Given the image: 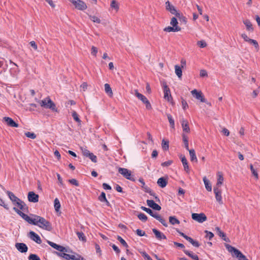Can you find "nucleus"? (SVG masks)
Returning <instances> with one entry per match:
<instances>
[{
    "label": "nucleus",
    "instance_id": "nucleus-1",
    "mask_svg": "<svg viewBox=\"0 0 260 260\" xmlns=\"http://www.w3.org/2000/svg\"><path fill=\"white\" fill-rule=\"evenodd\" d=\"M31 217L28 216L26 221L29 224L37 225L48 231H50L52 230V228L51 223L44 217L35 214H31Z\"/></svg>",
    "mask_w": 260,
    "mask_h": 260
},
{
    "label": "nucleus",
    "instance_id": "nucleus-2",
    "mask_svg": "<svg viewBox=\"0 0 260 260\" xmlns=\"http://www.w3.org/2000/svg\"><path fill=\"white\" fill-rule=\"evenodd\" d=\"M6 193L12 203L14 205H17L20 210L24 211L27 209V207L25 203L15 196L13 192L7 191Z\"/></svg>",
    "mask_w": 260,
    "mask_h": 260
},
{
    "label": "nucleus",
    "instance_id": "nucleus-3",
    "mask_svg": "<svg viewBox=\"0 0 260 260\" xmlns=\"http://www.w3.org/2000/svg\"><path fill=\"white\" fill-rule=\"evenodd\" d=\"M38 103L42 107L51 109L53 112H58L55 104L49 97H47L42 100L39 101Z\"/></svg>",
    "mask_w": 260,
    "mask_h": 260
},
{
    "label": "nucleus",
    "instance_id": "nucleus-4",
    "mask_svg": "<svg viewBox=\"0 0 260 260\" xmlns=\"http://www.w3.org/2000/svg\"><path fill=\"white\" fill-rule=\"evenodd\" d=\"M141 208L142 210L145 211L150 215L158 220L164 226H165V227L168 226V224L166 221L157 213H156V212H154L151 209L146 208L145 207L142 206Z\"/></svg>",
    "mask_w": 260,
    "mask_h": 260
},
{
    "label": "nucleus",
    "instance_id": "nucleus-5",
    "mask_svg": "<svg viewBox=\"0 0 260 260\" xmlns=\"http://www.w3.org/2000/svg\"><path fill=\"white\" fill-rule=\"evenodd\" d=\"M118 171L119 173L121 174L126 179L133 181L135 180L134 175L132 174L131 171L127 169L119 168Z\"/></svg>",
    "mask_w": 260,
    "mask_h": 260
},
{
    "label": "nucleus",
    "instance_id": "nucleus-6",
    "mask_svg": "<svg viewBox=\"0 0 260 260\" xmlns=\"http://www.w3.org/2000/svg\"><path fill=\"white\" fill-rule=\"evenodd\" d=\"M135 94L139 100L145 104L146 107L147 109H151V105L146 96L138 92L137 90H135Z\"/></svg>",
    "mask_w": 260,
    "mask_h": 260
},
{
    "label": "nucleus",
    "instance_id": "nucleus-7",
    "mask_svg": "<svg viewBox=\"0 0 260 260\" xmlns=\"http://www.w3.org/2000/svg\"><path fill=\"white\" fill-rule=\"evenodd\" d=\"M74 5L75 8L79 10H84L87 9L86 4L81 0H70Z\"/></svg>",
    "mask_w": 260,
    "mask_h": 260
},
{
    "label": "nucleus",
    "instance_id": "nucleus-8",
    "mask_svg": "<svg viewBox=\"0 0 260 260\" xmlns=\"http://www.w3.org/2000/svg\"><path fill=\"white\" fill-rule=\"evenodd\" d=\"M241 37L243 39V40L245 42H248L250 44L253 45L254 46L256 51H257L259 50V45L258 42L256 40L250 39L249 38H248L247 35L245 33L242 34L241 35Z\"/></svg>",
    "mask_w": 260,
    "mask_h": 260
},
{
    "label": "nucleus",
    "instance_id": "nucleus-9",
    "mask_svg": "<svg viewBox=\"0 0 260 260\" xmlns=\"http://www.w3.org/2000/svg\"><path fill=\"white\" fill-rule=\"evenodd\" d=\"M192 218L199 223H203L207 220V217L204 213H192Z\"/></svg>",
    "mask_w": 260,
    "mask_h": 260
},
{
    "label": "nucleus",
    "instance_id": "nucleus-10",
    "mask_svg": "<svg viewBox=\"0 0 260 260\" xmlns=\"http://www.w3.org/2000/svg\"><path fill=\"white\" fill-rule=\"evenodd\" d=\"M193 96L196 99L200 100L201 102L205 103L206 100L201 91H198L196 89H193L191 91Z\"/></svg>",
    "mask_w": 260,
    "mask_h": 260
},
{
    "label": "nucleus",
    "instance_id": "nucleus-11",
    "mask_svg": "<svg viewBox=\"0 0 260 260\" xmlns=\"http://www.w3.org/2000/svg\"><path fill=\"white\" fill-rule=\"evenodd\" d=\"M215 195V198L216 201L219 203V204H222L223 202L221 197V191L218 187H215L213 189Z\"/></svg>",
    "mask_w": 260,
    "mask_h": 260
},
{
    "label": "nucleus",
    "instance_id": "nucleus-12",
    "mask_svg": "<svg viewBox=\"0 0 260 260\" xmlns=\"http://www.w3.org/2000/svg\"><path fill=\"white\" fill-rule=\"evenodd\" d=\"M39 195L35 193L34 191H29L28 193L27 199L30 202L37 203L39 201Z\"/></svg>",
    "mask_w": 260,
    "mask_h": 260
},
{
    "label": "nucleus",
    "instance_id": "nucleus-13",
    "mask_svg": "<svg viewBox=\"0 0 260 260\" xmlns=\"http://www.w3.org/2000/svg\"><path fill=\"white\" fill-rule=\"evenodd\" d=\"M16 248L21 253L26 252L28 250L27 245L23 243H16L15 244Z\"/></svg>",
    "mask_w": 260,
    "mask_h": 260
},
{
    "label": "nucleus",
    "instance_id": "nucleus-14",
    "mask_svg": "<svg viewBox=\"0 0 260 260\" xmlns=\"http://www.w3.org/2000/svg\"><path fill=\"white\" fill-rule=\"evenodd\" d=\"M29 237L31 240L36 242L38 244H41L42 243V240L40 236L33 231L29 232Z\"/></svg>",
    "mask_w": 260,
    "mask_h": 260
},
{
    "label": "nucleus",
    "instance_id": "nucleus-15",
    "mask_svg": "<svg viewBox=\"0 0 260 260\" xmlns=\"http://www.w3.org/2000/svg\"><path fill=\"white\" fill-rule=\"evenodd\" d=\"M48 244L51 246L54 249L57 250L60 252H68L67 249L63 246L58 245L53 242L48 241Z\"/></svg>",
    "mask_w": 260,
    "mask_h": 260
},
{
    "label": "nucleus",
    "instance_id": "nucleus-16",
    "mask_svg": "<svg viewBox=\"0 0 260 260\" xmlns=\"http://www.w3.org/2000/svg\"><path fill=\"white\" fill-rule=\"evenodd\" d=\"M3 121L9 126L18 127V124L16 123L11 118L9 117H5Z\"/></svg>",
    "mask_w": 260,
    "mask_h": 260
},
{
    "label": "nucleus",
    "instance_id": "nucleus-17",
    "mask_svg": "<svg viewBox=\"0 0 260 260\" xmlns=\"http://www.w3.org/2000/svg\"><path fill=\"white\" fill-rule=\"evenodd\" d=\"M164 98L168 102H170L172 100L171 95V92L169 88L167 85L164 86Z\"/></svg>",
    "mask_w": 260,
    "mask_h": 260
},
{
    "label": "nucleus",
    "instance_id": "nucleus-18",
    "mask_svg": "<svg viewBox=\"0 0 260 260\" xmlns=\"http://www.w3.org/2000/svg\"><path fill=\"white\" fill-rule=\"evenodd\" d=\"M147 204L149 207L155 210L159 211L161 209V207L152 200H147Z\"/></svg>",
    "mask_w": 260,
    "mask_h": 260
},
{
    "label": "nucleus",
    "instance_id": "nucleus-19",
    "mask_svg": "<svg viewBox=\"0 0 260 260\" xmlns=\"http://www.w3.org/2000/svg\"><path fill=\"white\" fill-rule=\"evenodd\" d=\"M181 123L183 132L187 133H189L190 132V128L188 125V121L182 118L181 120Z\"/></svg>",
    "mask_w": 260,
    "mask_h": 260
},
{
    "label": "nucleus",
    "instance_id": "nucleus-20",
    "mask_svg": "<svg viewBox=\"0 0 260 260\" xmlns=\"http://www.w3.org/2000/svg\"><path fill=\"white\" fill-rule=\"evenodd\" d=\"M228 250L230 252L233 253L234 255L237 258L239 257L242 254L241 251L232 246H229Z\"/></svg>",
    "mask_w": 260,
    "mask_h": 260
},
{
    "label": "nucleus",
    "instance_id": "nucleus-21",
    "mask_svg": "<svg viewBox=\"0 0 260 260\" xmlns=\"http://www.w3.org/2000/svg\"><path fill=\"white\" fill-rule=\"evenodd\" d=\"M166 5L167 10L169 11L172 14L176 15V14H177L178 12L177 11L173 5H172L169 1H167L166 3Z\"/></svg>",
    "mask_w": 260,
    "mask_h": 260
},
{
    "label": "nucleus",
    "instance_id": "nucleus-22",
    "mask_svg": "<svg viewBox=\"0 0 260 260\" xmlns=\"http://www.w3.org/2000/svg\"><path fill=\"white\" fill-rule=\"evenodd\" d=\"M153 233L155 234L156 238L158 240L166 239V236L161 232L155 229H152Z\"/></svg>",
    "mask_w": 260,
    "mask_h": 260
},
{
    "label": "nucleus",
    "instance_id": "nucleus-23",
    "mask_svg": "<svg viewBox=\"0 0 260 260\" xmlns=\"http://www.w3.org/2000/svg\"><path fill=\"white\" fill-rule=\"evenodd\" d=\"M157 183L160 187L164 188L167 184V180L164 177L159 178L157 180Z\"/></svg>",
    "mask_w": 260,
    "mask_h": 260
},
{
    "label": "nucleus",
    "instance_id": "nucleus-24",
    "mask_svg": "<svg viewBox=\"0 0 260 260\" xmlns=\"http://www.w3.org/2000/svg\"><path fill=\"white\" fill-rule=\"evenodd\" d=\"M67 260H86L83 257L81 256L78 254H75L74 255L69 254V257Z\"/></svg>",
    "mask_w": 260,
    "mask_h": 260
},
{
    "label": "nucleus",
    "instance_id": "nucleus-25",
    "mask_svg": "<svg viewBox=\"0 0 260 260\" xmlns=\"http://www.w3.org/2000/svg\"><path fill=\"white\" fill-rule=\"evenodd\" d=\"M183 251L185 254L191 257L193 260H199L198 256L193 252L189 251L187 250H184Z\"/></svg>",
    "mask_w": 260,
    "mask_h": 260
},
{
    "label": "nucleus",
    "instance_id": "nucleus-26",
    "mask_svg": "<svg viewBox=\"0 0 260 260\" xmlns=\"http://www.w3.org/2000/svg\"><path fill=\"white\" fill-rule=\"evenodd\" d=\"M180 158L181 159L182 163L183 164L184 170L188 172L189 170V167L186 158L184 155H181Z\"/></svg>",
    "mask_w": 260,
    "mask_h": 260
},
{
    "label": "nucleus",
    "instance_id": "nucleus-27",
    "mask_svg": "<svg viewBox=\"0 0 260 260\" xmlns=\"http://www.w3.org/2000/svg\"><path fill=\"white\" fill-rule=\"evenodd\" d=\"M203 181L205 184V188L208 191H211L212 190V185L210 183L209 180H208L206 177H204L203 178Z\"/></svg>",
    "mask_w": 260,
    "mask_h": 260
},
{
    "label": "nucleus",
    "instance_id": "nucleus-28",
    "mask_svg": "<svg viewBox=\"0 0 260 260\" xmlns=\"http://www.w3.org/2000/svg\"><path fill=\"white\" fill-rule=\"evenodd\" d=\"M181 30V28L180 27H174V26H168L164 28V30L165 31L167 32H176V31H179Z\"/></svg>",
    "mask_w": 260,
    "mask_h": 260
},
{
    "label": "nucleus",
    "instance_id": "nucleus-29",
    "mask_svg": "<svg viewBox=\"0 0 260 260\" xmlns=\"http://www.w3.org/2000/svg\"><path fill=\"white\" fill-rule=\"evenodd\" d=\"M188 151H189V155H190V160L192 162H197L198 159L197 158L194 150V149H191V150L189 149Z\"/></svg>",
    "mask_w": 260,
    "mask_h": 260
},
{
    "label": "nucleus",
    "instance_id": "nucleus-30",
    "mask_svg": "<svg viewBox=\"0 0 260 260\" xmlns=\"http://www.w3.org/2000/svg\"><path fill=\"white\" fill-rule=\"evenodd\" d=\"M215 230L216 231L217 234L218 236L222 238V239L225 241H228L225 234L221 231L219 227H216Z\"/></svg>",
    "mask_w": 260,
    "mask_h": 260
},
{
    "label": "nucleus",
    "instance_id": "nucleus-31",
    "mask_svg": "<svg viewBox=\"0 0 260 260\" xmlns=\"http://www.w3.org/2000/svg\"><path fill=\"white\" fill-rule=\"evenodd\" d=\"M99 200L102 202H106V204L108 206L110 205L109 202L106 199V194L104 192H102L101 195L99 197Z\"/></svg>",
    "mask_w": 260,
    "mask_h": 260
},
{
    "label": "nucleus",
    "instance_id": "nucleus-32",
    "mask_svg": "<svg viewBox=\"0 0 260 260\" xmlns=\"http://www.w3.org/2000/svg\"><path fill=\"white\" fill-rule=\"evenodd\" d=\"M13 210L19 215H20L24 220L26 221L28 215L27 214H25V213H23L22 211H21L20 210L17 209L16 207L13 208Z\"/></svg>",
    "mask_w": 260,
    "mask_h": 260
},
{
    "label": "nucleus",
    "instance_id": "nucleus-33",
    "mask_svg": "<svg viewBox=\"0 0 260 260\" xmlns=\"http://www.w3.org/2000/svg\"><path fill=\"white\" fill-rule=\"evenodd\" d=\"M217 176H218V179H217V182L216 183V187H219V186H220L223 183L224 178H223V177L221 173H220V172H218L217 173Z\"/></svg>",
    "mask_w": 260,
    "mask_h": 260
},
{
    "label": "nucleus",
    "instance_id": "nucleus-34",
    "mask_svg": "<svg viewBox=\"0 0 260 260\" xmlns=\"http://www.w3.org/2000/svg\"><path fill=\"white\" fill-rule=\"evenodd\" d=\"M161 146L162 148L164 150L167 151L169 150V140L162 139L161 142Z\"/></svg>",
    "mask_w": 260,
    "mask_h": 260
},
{
    "label": "nucleus",
    "instance_id": "nucleus-35",
    "mask_svg": "<svg viewBox=\"0 0 260 260\" xmlns=\"http://www.w3.org/2000/svg\"><path fill=\"white\" fill-rule=\"evenodd\" d=\"M243 23L245 25L247 30H248V31H252L253 30V29L252 27V25L251 22L249 20L246 19V20H244Z\"/></svg>",
    "mask_w": 260,
    "mask_h": 260
},
{
    "label": "nucleus",
    "instance_id": "nucleus-36",
    "mask_svg": "<svg viewBox=\"0 0 260 260\" xmlns=\"http://www.w3.org/2000/svg\"><path fill=\"white\" fill-rule=\"evenodd\" d=\"M169 222L172 225L180 224L179 220L175 216H170Z\"/></svg>",
    "mask_w": 260,
    "mask_h": 260
},
{
    "label": "nucleus",
    "instance_id": "nucleus-37",
    "mask_svg": "<svg viewBox=\"0 0 260 260\" xmlns=\"http://www.w3.org/2000/svg\"><path fill=\"white\" fill-rule=\"evenodd\" d=\"M105 92L110 96H112L113 94L112 89L110 85L108 83H106L104 85Z\"/></svg>",
    "mask_w": 260,
    "mask_h": 260
},
{
    "label": "nucleus",
    "instance_id": "nucleus-38",
    "mask_svg": "<svg viewBox=\"0 0 260 260\" xmlns=\"http://www.w3.org/2000/svg\"><path fill=\"white\" fill-rule=\"evenodd\" d=\"M176 16L179 19V20L184 24L187 22V20L185 17H184L182 14L178 13L176 14Z\"/></svg>",
    "mask_w": 260,
    "mask_h": 260
},
{
    "label": "nucleus",
    "instance_id": "nucleus-39",
    "mask_svg": "<svg viewBox=\"0 0 260 260\" xmlns=\"http://www.w3.org/2000/svg\"><path fill=\"white\" fill-rule=\"evenodd\" d=\"M175 73L177 75V76L178 77V78H181L182 75V69L178 65H176L175 66Z\"/></svg>",
    "mask_w": 260,
    "mask_h": 260
},
{
    "label": "nucleus",
    "instance_id": "nucleus-40",
    "mask_svg": "<svg viewBox=\"0 0 260 260\" xmlns=\"http://www.w3.org/2000/svg\"><path fill=\"white\" fill-rule=\"evenodd\" d=\"M67 252H55V253L59 257H62L65 259L67 260L68 257H69V254L66 253Z\"/></svg>",
    "mask_w": 260,
    "mask_h": 260
},
{
    "label": "nucleus",
    "instance_id": "nucleus-41",
    "mask_svg": "<svg viewBox=\"0 0 260 260\" xmlns=\"http://www.w3.org/2000/svg\"><path fill=\"white\" fill-rule=\"evenodd\" d=\"M167 115L171 127L174 128L175 127V122L173 117L170 114H167Z\"/></svg>",
    "mask_w": 260,
    "mask_h": 260
},
{
    "label": "nucleus",
    "instance_id": "nucleus-42",
    "mask_svg": "<svg viewBox=\"0 0 260 260\" xmlns=\"http://www.w3.org/2000/svg\"><path fill=\"white\" fill-rule=\"evenodd\" d=\"M78 238L80 241L83 242L86 241V237L84 235V234L82 232H77L76 233Z\"/></svg>",
    "mask_w": 260,
    "mask_h": 260
},
{
    "label": "nucleus",
    "instance_id": "nucleus-43",
    "mask_svg": "<svg viewBox=\"0 0 260 260\" xmlns=\"http://www.w3.org/2000/svg\"><path fill=\"white\" fill-rule=\"evenodd\" d=\"M182 139L184 143L185 147L187 150H189V146H188V142L187 137L184 134H182Z\"/></svg>",
    "mask_w": 260,
    "mask_h": 260
},
{
    "label": "nucleus",
    "instance_id": "nucleus-44",
    "mask_svg": "<svg viewBox=\"0 0 260 260\" xmlns=\"http://www.w3.org/2000/svg\"><path fill=\"white\" fill-rule=\"evenodd\" d=\"M54 208H55V210L56 211H58L60 208V204L59 200L57 198H56L54 200Z\"/></svg>",
    "mask_w": 260,
    "mask_h": 260
},
{
    "label": "nucleus",
    "instance_id": "nucleus-45",
    "mask_svg": "<svg viewBox=\"0 0 260 260\" xmlns=\"http://www.w3.org/2000/svg\"><path fill=\"white\" fill-rule=\"evenodd\" d=\"M117 239L121 243V244L125 248H128V246L125 241L122 239L120 236H118Z\"/></svg>",
    "mask_w": 260,
    "mask_h": 260
},
{
    "label": "nucleus",
    "instance_id": "nucleus-46",
    "mask_svg": "<svg viewBox=\"0 0 260 260\" xmlns=\"http://www.w3.org/2000/svg\"><path fill=\"white\" fill-rule=\"evenodd\" d=\"M138 217L140 220L144 222L146 221L147 220V216L143 213H141L139 214H138Z\"/></svg>",
    "mask_w": 260,
    "mask_h": 260
},
{
    "label": "nucleus",
    "instance_id": "nucleus-47",
    "mask_svg": "<svg viewBox=\"0 0 260 260\" xmlns=\"http://www.w3.org/2000/svg\"><path fill=\"white\" fill-rule=\"evenodd\" d=\"M205 233H206L205 238L210 240L214 237V234L211 232L206 230Z\"/></svg>",
    "mask_w": 260,
    "mask_h": 260
},
{
    "label": "nucleus",
    "instance_id": "nucleus-48",
    "mask_svg": "<svg viewBox=\"0 0 260 260\" xmlns=\"http://www.w3.org/2000/svg\"><path fill=\"white\" fill-rule=\"evenodd\" d=\"M72 117L76 122L79 123H81V121L79 119L78 114L75 111H73L72 113Z\"/></svg>",
    "mask_w": 260,
    "mask_h": 260
},
{
    "label": "nucleus",
    "instance_id": "nucleus-49",
    "mask_svg": "<svg viewBox=\"0 0 260 260\" xmlns=\"http://www.w3.org/2000/svg\"><path fill=\"white\" fill-rule=\"evenodd\" d=\"M28 259L29 260H41L40 258L36 254H30Z\"/></svg>",
    "mask_w": 260,
    "mask_h": 260
},
{
    "label": "nucleus",
    "instance_id": "nucleus-50",
    "mask_svg": "<svg viewBox=\"0 0 260 260\" xmlns=\"http://www.w3.org/2000/svg\"><path fill=\"white\" fill-rule=\"evenodd\" d=\"M25 135L27 138H30L32 139H35L36 138V135L34 133H30V132H27L25 133Z\"/></svg>",
    "mask_w": 260,
    "mask_h": 260
},
{
    "label": "nucleus",
    "instance_id": "nucleus-51",
    "mask_svg": "<svg viewBox=\"0 0 260 260\" xmlns=\"http://www.w3.org/2000/svg\"><path fill=\"white\" fill-rule=\"evenodd\" d=\"M250 170L252 172V174L253 175V176L257 179L258 178V174L257 173V172L255 170V169H254L252 165H250Z\"/></svg>",
    "mask_w": 260,
    "mask_h": 260
},
{
    "label": "nucleus",
    "instance_id": "nucleus-52",
    "mask_svg": "<svg viewBox=\"0 0 260 260\" xmlns=\"http://www.w3.org/2000/svg\"><path fill=\"white\" fill-rule=\"evenodd\" d=\"M90 19L91 21L97 23H101V20L95 16H90Z\"/></svg>",
    "mask_w": 260,
    "mask_h": 260
},
{
    "label": "nucleus",
    "instance_id": "nucleus-53",
    "mask_svg": "<svg viewBox=\"0 0 260 260\" xmlns=\"http://www.w3.org/2000/svg\"><path fill=\"white\" fill-rule=\"evenodd\" d=\"M170 24L174 27H179L178 26H177L178 21L177 20V18L175 17H173L171 19Z\"/></svg>",
    "mask_w": 260,
    "mask_h": 260
},
{
    "label": "nucleus",
    "instance_id": "nucleus-54",
    "mask_svg": "<svg viewBox=\"0 0 260 260\" xmlns=\"http://www.w3.org/2000/svg\"><path fill=\"white\" fill-rule=\"evenodd\" d=\"M111 7L113 9H115L116 10H118L119 7H118V4L116 1H114V0L112 1V2H111Z\"/></svg>",
    "mask_w": 260,
    "mask_h": 260
},
{
    "label": "nucleus",
    "instance_id": "nucleus-55",
    "mask_svg": "<svg viewBox=\"0 0 260 260\" xmlns=\"http://www.w3.org/2000/svg\"><path fill=\"white\" fill-rule=\"evenodd\" d=\"M197 44L201 48H205L207 46V43L204 41H199L197 42Z\"/></svg>",
    "mask_w": 260,
    "mask_h": 260
},
{
    "label": "nucleus",
    "instance_id": "nucleus-56",
    "mask_svg": "<svg viewBox=\"0 0 260 260\" xmlns=\"http://www.w3.org/2000/svg\"><path fill=\"white\" fill-rule=\"evenodd\" d=\"M142 255L146 260H152L150 256L145 251L141 252Z\"/></svg>",
    "mask_w": 260,
    "mask_h": 260
},
{
    "label": "nucleus",
    "instance_id": "nucleus-57",
    "mask_svg": "<svg viewBox=\"0 0 260 260\" xmlns=\"http://www.w3.org/2000/svg\"><path fill=\"white\" fill-rule=\"evenodd\" d=\"M88 157H89L91 160L93 162H96L97 161V158H96V156L93 154V153H91L89 156H87Z\"/></svg>",
    "mask_w": 260,
    "mask_h": 260
},
{
    "label": "nucleus",
    "instance_id": "nucleus-58",
    "mask_svg": "<svg viewBox=\"0 0 260 260\" xmlns=\"http://www.w3.org/2000/svg\"><path fill=\"white\" fill-rule=\"evenodd\" d=\"M81 150L83 155L86 157L89 156V154L91 153L89 150L85 148H81Z\"/></svg>",
    "mask_w": 260,
    "mask_h": 260
},
{
    "label": "nucleus",
    "instance_id": "nucleus-59",
    "mask_svg": "<svg viewBox=\"0 0 260 260\" xmlns=\"http://www.w3.org/2000/svg\"><path fill=\"white\" fill-rule=\"evenodd\" d=\"M98 53V48L94 46H92L91 47V54L94 56H96V54Z\"/></svg>",
    "mask_w": 260,
    "mask_h": 260
},
{
    "label": "nucleus",
    "instance_id": "nucleus-60",
    "mask_svg": "<svg viewBox=\"0 0 260 260\" xmlns=\"http://www.w3.org/2000/svg\"><path fill=\"white\" fill-rule=\"evenodd\" d=\"M136 234L139 236H144L145 235V232L140 229H137L136 230Z\"/></svg>",
    "mask_w": 260,
    "mask_h": 260
},
{
    "label": "nucleus",
    "instance_id": "nucleus-61",
    "mask_svg": "<svg viewBox=\"0 0 260 260\" xmlns=\"http://www.w3.org/2000/svg\"><path fill=\"white\" fill-rule=\"evenodd\" d=\"M173 163L172 160H168L165 162H164L161 164V166L162 167H168L170 166Z\"/></svg>",
    "mask_w": 260,
    "mask_h": 260
},
{
    "label": "nucleus",
    "instance_id": "nucleus-62",
    "mask_svg": "<svg viewBox=\"0 0 260 260\" xmlns=\"http://www.w3.org/2000/svg\"><path fill=\"white\" fill-rule=\"evenodd\" d=\"M0 206L4 207L7 210L9 209V207L7 205L5 204L4 201L0 198Z\"/></svg>",
    "mask_w": 260,
    "mask_h": 260
},
{
    "label": "nucleus",
    "instance_id": "nucleus-63",
    "mask_svg": "<svg viewBox=\"0 0 260 260\" xmlns=\"http://www.w3.org/2000/svg\"><path fill=\"white\" fill-rule=\"evenodd\" d=\"M182 106L184 110H186L188 107V104L185 100L183 99L182 100Z\"/></svg>",
    "mask_w": 260,
    "mask_h": 260
},
{
    "label": "nucleus",
    "instance_id": "nucleus-64",
    "mask_svg": "<svg viewBox=\"0 0 260 260\" xmlns=\"http://www.w3.org/2000/svg\"><path fill=\"white\" fill-rule=\"evenodd\" d=\"M69 182L71 184H72L76 186H79V183L75 179H70V180H69Z\"/></svg>",
    "mask_w": 260,
    "mask_h": 260
}]
</instances>
